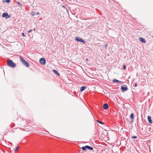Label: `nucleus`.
<instances>
[{
  "mask_svg": "<svg viewBox=\"0 0 153 153\" xmlns=\"http://www.w3.org/2000/svg\"><path fill=\"white\" fill-rule=\"evenodd\" d=\"M112 82L116 83H120L122 82V81H119L116 79H114L112 80Z\"/></svg>",
  "mask_w": 153,
  "mask_h": 153,
  "instance_id": "f8f14e48",
  "label": "nucleus"
},
{
  "mask_svg": "<svg viewBox=\"0 0 153 153\" xmlns=\"http://www.w3.org/2000/svg\"><path fill=\"white\" fill-rule=\"evenodd\" d=\"M76 40L78 42H80L83 44L85 43V40L82 39L81 38L78 36H76L75 38Z\"/></svg>",
  "mask_w": 153,
  "mask_h": 153,
  "instance_id": "7ed1b4c3",
  "label": "nucleus"
},
{
  "mask_svg": "<svg viewBox=\"0 0 153 153\" xmlns=\"http://www.w3.org/2000/svg\"><path fill=\"white\" fill-rule=\"evenodd\" d=\"M23 65L27 68H29L30 67L29 63L25 61L23 63Z\"/></svg>",
  "mask_w": 153,
  "mask_h": 153,
  "instance_id": "423d86ee",
  "label": "nucleus"
},
{
  "mask_svg": "<svg viewBox=\"0 0 153 153\" xmlns=\"http://www.w3.org/2000/svg\"><path fill=\"white\" fill-rule=\"evenodd\" d=\"M16 3L18 5H20L21 7H22L23 6V4H21L19 2L16 1Z\"/></svg>",
  "mask_w": 153,
  "mask_h": 153,
  "instance_id": "f3484780",
  "label": "nucleus"
},
{
  "mask_svg": "<svg viewBox=\"0 0 153 153\" xmlns=\"http://www.w3.org/2000/svg\"><path fill=\"white\" fill-rule=\"evenodd\" d=\"M137 84L136 83H135L134 84V87H136L137 86Z\"/></svg>",
  "mask_w": 153,
  "mask_h": 153,
  "instance_id": "bb28decb",
  "label": "nucleus"
},
{
  "mask_svg": "<svg viewBox=\"0 0 153 153\" xmlns=\"http://www.w3.org/2000/svg\"><path fill=\"white\" fill-rule=\"evenodd\" d=\"M123 68L124 70H125L126 69V66L125 65H123Z\"/></svg>",
  "mask_w": 153,
  "mask_h": 153,
  "instance_id": "5701e85b",
  "label": "nucleus"
},
{
  "mask_svg": "<svg viewBox=\"0 0 153 153\" xmlns=\"http://www.w3.org/2000/svg\"><path fill=\"white\" fill-rule=\"evenodd\" d=\"M81 149H82V150L85 151L87 149L86 148V146H85L82 147L81 148Z\"/></svg>",
  "mask_w": 153,
  "mask_h": 153,
  "instance_id": "a211bd4d",
  "label": "nucleus"
},
{
  "mask_svg": "<svg viewBox=\"0 0 153 153\" xmlns=\"http://www.w3.org/2000/svg\"><path fill=\"white\" fill-rule=\"evenodd\" d=\"M131 138L134 139H137V137L136 136H133L131 137Z\"/></svg>",
  "mask_w": 153,
  "mask_h": 153,
  "instance_id": "aec40b11",
  "label": "nucleus"
},
{
  "mask_svg": "<svg viewBox=\"0 0 153 153\" xmlns=\"http://www.w3.org/2000/svg\"><path fill=\"white\" fill-rule=\"evenodd\" d=\"M147 118L149 123L150 124H152V121L151 119V117L150 116H148L147 117Z\"/></svg>",
  "mask_w": 153,
  "mask_h": 153,
  "instance_id": "9b49d317",
  "label": "nucleus"
},
{
  "mask_svg": "<svg viewBox=\"0 0 153 153\" xmlns=\"http://www.w3.org/2000/svg\"><path fill=\"white\" fill-rule=\"evenodd\" d=\"M89 149L91 150H93V148L89 146Z\"/></svg>",
  "mask_w": 153,
  "mask_h": 153,
  "instance_id": "412c9836",
  "label": "nucleus"
},
{
  "mask_svg": "<svg viewBox=\"0 0 153 153\" xmlns=\"http://www.w3.org/2000/svg\"><path fill=\"white\" fill-rule=\"evenodd\" d=\"M103 108L105 110L107 109L108 108V106L107 103H104L103 105Z\"/></svg>",
  "mask_w": 153,
  "mask_h": 153,
  "instance_id": "1a4fd4ad",
  "label": "nucleus"
},
{
  "mask_svg": "<svg viewBox=\"0 0 153 153\" xmlns=\"http://www.w3.org/2000/svg\"><path fill=\"white\" fill-rule=\"evenodd\" d=\"M39 62L41 64L44 65L45 64L46 61L45 58H41L39 59Z\"/></svg>",
  "mask_w": 153,
  "mask_h": 153,
  "instance_id": "39448f33",
  "label": "nucleus"
},
{
  "mask_svg": "<svg viewBox=\"0 0 153 153\" xmlns=\"http://www.w3.org/2000/svg\"><path fill=\"white\" fill-rule=\"evenodd\" d=\"M31 14L33 16H34L35 15H36L37 16H38L39 15V13L38 12L36 13L34 11H32L31 12Z\"/></svg>",
  "mask_w": 153,
  "mask_h": 153,
  "instance_id": "4468645a",
  "label": "nucleus"
},
{
  "mask_svg": "<svg viewBox=\"0 0 153 153\" xmlns=\"http://www.w3.org/2000/svg\"><path fill=\"white\" fill-rule=\"evenodd\" d=\"M89 146H88V145H86V149H89Z\"/></svg>",
  "mask_w": 153,
  "mask_h": 153,
  "instance_id": "a878e982",
  "label": "nucleus"
},
{
  "mask_svg": "<svg viewBox=\"0 0 153 153\" xmlns=\"http://www.w3.org/2000/svg\"><path fill=\"white\" fill-rule=\"evenodd\" d=\"M21 62L23 64L26 61L21 56H20L19 57Z\"/></svg>",
  "mask_w": 153,
  "mask_h": 153,
  "instance_id": "2eb2a0df",
  "label": "nucleus"
},
{
  "mask_svg": "<svg viewBox=\"0 0 153 153\" xmlns=\"http://www.w3.org/2000/svg\"><path fill=\"white\" fill-rule=\"evenodd\" d=\"M18 147H16V149H15V151H16V152H17V149H18Z\"/></svg>",
  "mask_w": 153,
  "mask_h": 153,
  "instance_id": "c85d7f7f",
  "label": "nucleus"
},
{
  "mask_svg": "<svg viewBox=\"0 0 153 153\" xmlns=\"http://www.w3.org/2000/svg\"><path fill=\"white\" fill-rule=\"evenodd\" d=\"M131 120L130 121V123H132L134 122V121H133L134 119H131Z\"/></svg>",
  "mask_w": 153,
  "mask_h": 153,
  "instance_id": "393cba45",
  "label": "nucleus"
},
{
  "mask_svg": "<svg viewBox=\"0 0 153 153\" xmlns=\"http://www.w3.org/2000/svg\"><path fill=\"white\" fill-rule=\"evenodd\" d=\"M10 0H6V2L7 3H9L10 2Z\"/></svg>",
  "mask_w": 153,
  "mask_h": 153,
  "instance_id": "b1692460",
  "label": "nucleus"
},
{
  "mask_svg": "<svg viewBox=\"0 0 153 153\" xmlns=\"http://www.w3.org/2000/svg\"><path fill=\"white\" fill-rule=\"evenodd\" d=\"M128 90V87L126 85H123L121 86L120 90L122 92H124Z\"/></svg>",
  "mask_w": 153,
  "mask_h": 153,
  "instance_id": "f03ea898",
  "label": "nucleus"
},
{
  "mask_svg": "<svg viewBox=\"0 0 153 153\" xmlns=\"http://www.w3.org/2000/svg\"><path fill=\"white\" fill-rule=\"evenodd\" d=\"M22 34L23 37H25L26 36V35H25V33H22Z\"/></svg>",
  "mask_w": 153,
  "mask_h": 153,
  "instance_id": "4be33fe9",
  "label": "nucleus"
},
{
  "mask_svg": "<svg viewBox=\"0 0 153 153\" xmlns=\"http://www.w3.org/2000/svg\"><path fill=\"white\" fill-rule=\"evenodd\" d=\"M139 126L140 128L142 130H144V126H146V124H144V126H143L142 124H139Z\"/></svg>",
  "mask_w": 153,
  "mask_h": 153,
  "instance_id": "6e6552de",
  "label": "nucleus"
},
{
  "mask_svg": "<svg viewBox=\"0 0 153 153\" xmlns=\"http://www.w3.org/2000/svg\"><path fill=\"white\" fill-rule=\"evenodd\" d=\"M87 88V87L86 86H82L80 87V92H82L84 91Z\"/></svg>",
  "mask_w": 153,
  "mask_h": 153,
  "instance_id": "9d476101",
  "label": "nucleus"
},
{
  "mask_svg": "<svg viewBox=\"0 0 153 153\" xmlns=\"http://www.w3.org/2000/svg\"><path fill=\"white\" fill-rule=\"evenodd\" d=\"M130 118L131 119H134V114L133 113H131L130 116Z\"/></svg>",
  "mask_w": 153,
  "mask_h": 153,
  "instance_id": "dca6fc26",
  "label": "nucleus"
},
{
  "mask_svg": "<svg viewBox=\"0 0 153 153\" xmlns=\"http://www.w3.org/2000/svg\"><path fill=\"white\" fill-rule=\"evenodd\" d=\"M32 31V30H29L28 31V33H30L31 31Z\"/></svg>",
  "mask_w": 153,
  "mask_h": 153,
  "instance_id": "c756f323",
  "label": "nucleus"
},
{
  "mask_svg": "<svg viewBox=\"0 0 153 153\" xmlns=\"http://www.w3.org/2000/svg\"><path fill=\"white\" fill-rule=\"evenodd\" d=\"M97 122H98V123H100V124H104V123L103 122H102L100 120H97Z\"/></svg>",
  "mask_w": 153,
  "mask_h": 153,
  "instance_id": "6ab92c4d",
  "label": "nucleus"
},
{
  "mask_svg": "<svg viewBox=\"0 0 153 153\" xmlns=\"http://www.w3.org/2000/svg\"><path fill=\"white\" fill-rule=\"evenodd\" d=\"M62 7L65 9H66V7L65 5H62Z\"/></svg>",
  "mask_w": 153,
  "mask_h": 153,
  "instance_id": "7c9ffc66",
  "label": "nucleus"
},
{
  "mask_svg": "<svg viewBox=\"0 0 153 153\" xmlns=\"http://www.w3.org/2000/svg\"><path fill=\"white\" fill-rule=\"evenodd\" d=\"M33 30H34V31H35V28H34L33 29Z\"/></svg>",
  "mask_w": 153,
  "mask_h": 153,
  "instance_id": "2f4dec72",
  "label": "nucleus"
},
{
  "mask_svg": "<svg viewBox=\"0 0 153 153\" xmlns=\"http://www.w3.org/2000/svg\"><path fill=\"white\" fill-rule=\"evenodd\" d=\"M7 65L10 67L14 68L16 66V64L10 59H8L7 60Z\"/></svg>",
  "mask_w": 153,
  "mask_h": 153,
  "instance_id": "f257e3e1",
  "label": "nucleus"
},
{
  "mask_svg": "<svg viewBox=\"0 0 153 153\" xmlns=\"http://www.w3.org/2000/svg\"><path fill=\"white\" fill-rule=\"evenodd\" d=\"M107 46H108L107 44H105V48L106 49V48H107Z\"/></svg>",
  "mask_w": 153,
  "mask_h": 153,
  "instance_id": "cd10ccee",
  "label": "nucleus"
},
{
  "mask_svg": "<svg viewBox=\"0 0 153 153\" xmlns=\"http://www.w3.org/2000/svg\"><path fill=\"white\" fill-rule=\"evenodd\" d=\"M139 39L140 41L143 43H145L146 42V41L144 38L140 37Z\"/></svg>",
  "mask_w": 153,
  "mask_h": 153,
  "instance_id": "0eeeda50",
  "label": "nucleus"
},
{
  "mask_svg": "<svg viewBox=\"0 0 153 153\" xmlns=\"http://www.w3.org/2000/svg\"><path fill=\"white\" fill-rule=\"evenodd\" d=\"M2 17L6 19L10 18L11 16L10 15H8L7 13H4L2 14Z\"/></svg>",
  "mask_w": 153,
  "mask_h": 153,
  "instance_id": "20e7f679",
  "label": "nucleus"
},
{
  "mask_svg": "<svg viewBox=\"0 0 153 153\" xmlns=\"http://www.w3.org/2000/svg\"><path fill=\"white\" fill-rule=\"evenodd\" d=\"M52 71L56 75L58 76H60V74L57 71L54 69H53Z\"/></svg>",
  "mask_w": 153,
  "mask_h": 153,
  "instance_id": "ddd939ff",
  "label": "nucleus"
}]
</instances>
